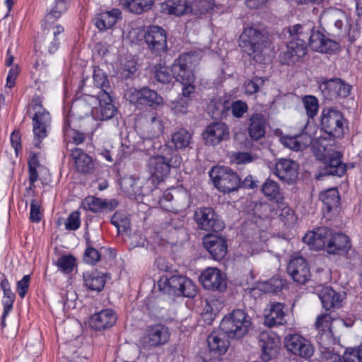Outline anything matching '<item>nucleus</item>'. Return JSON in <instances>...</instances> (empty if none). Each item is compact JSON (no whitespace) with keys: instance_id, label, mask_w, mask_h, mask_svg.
I'll list each match as a JSON object with an SVG mask.
<instances>
[{"instance_id":"3","label":"nucleus","mask_w":362,"mask_h":362,"mask_svg":"<svg viewBox=\"0 0 362 362\" xmlns=\"http://www.w3.org/2000/svg\"><path fill=\"white\" fill-rule=\"evenodd\" d=\"M226 339V332L213 331L207 338L209 349L199 351L195 357V362H225Z\"/></svg>"},{"instance_id":"15","label":"nucleus","mask_w":362,"mask_h":362,"mask_svg":"<svg viewBox=\"0 0 362 362\" xmlns=\"http://www.w3.org/2000/svg\"><path fill=\"white\" fill-rule=\"evenodd\" d=\"M322 94L330 100L347 98L351 94L352 86L340 78L324 80L319 86Z\"/></svg>"},{"instance_id":"36","label":"nucleus","mask_w":362,"mask_h":362,"mask_svg":"<svg viewBox=\"0 0 362 362\" xmlns=\"http://www.w3.org/2000/svg\"><path fill=\"white\" fill-rule=\"evenodd\" d=\"M214 187L223 194L226 193V168L223 165L213 166L209 172Z\"/></svg>"},{"instance_id":"35","label":"nucleus","mask_w":362,"mask_h":362,"mask_svg":"<svg viewBox=\"0 0 362 362\" xmlns=\"http://www.w3.org/2000/svg\"><path fill=\"white\" fill-rule=\"evenodd\" d=\"M144 148L148 154L153 153L154 155L160 156H173L175 153V149L169 146L167 143L163 144L157 137H151L146 139L144 141Z\"/></svg>"},{"instance_id":"61","label":"nucleus","mask_w":362,"mask_h":362,"mask_svg":"<svg viewBox=\"0 0 362 362\" xmlns=\"http://www.w3.org/2000/svg\"><path fill=\"white\" fill-rule=\"evenodd\" d=\"M189 99L180 98L176 100L172 101L170 107L176 115H184L188 110Z\"/></svg>"},{"instance_id":"8","label":"nucleus","mask_w":362,"mask_h":362,"mask_svg":"<svg viewBox=\"0 0 362 362\" xmlns=\"http://www.w3.org/2000/svg\"><path fill=\"white\" fill-rule=\"evenodd\" d=\"M170 338L169 328L161 324L156 323L146 327L144 335L139 342L146 349L157 348L166 344Z\"/></svg>"},{"instance_id":"23","label":"nucleus","mask_w":362,"mask_h":362,"mask_svg":"<svg viewBox=\"0 0 362 362\" xmlns=\"http://www.w3.org/2000/svg\"><path fill=\"white\" fill-rule=\"evenodd\" d=\"M274 173L281 180L291 183L298 177V164L291 159H278L275 164Z\"/></svg>"},{"instance_id":"48","label":"nucleus","mask_w":362,"mask_h":362,"mask_svg":"<svg viewBox=\"0 0 362 362\" xmlns=\"http://www.w3.org/2000/svg\"><path fill=\"white\" fill-rule=\"evenodd\" d=\"M300 144L302 151L309 146L313 141V132L312 127L309 123V120L307 119L305 124L303 125V128L301 132L298 134H296Z\"/></svg>"},{"instance_id":"34","label":"nucleus","mask_w":362,"mask_h":362,"mask_svg":"<svg viewBox=\"0 0 362 362\" xmlns=\"http://www.w3.org/2000/svg\"><path fill=\"white\" fill-rule=\"evenodd\" d=\"M290 40L301 43L310 42V36L315 32V27L310 23L296 24L288 28Z\"/></svg>"},{"instance_id":"43","label":"nucleus","mask_w":362,"mask_h":362,"mask_svg":"<svg viewBox=\"0 0 362 362\" xmlns=\"http://www.w3.org/2000/svg\"><path fill=\"white\" fill-rule=\"evenodd\" d=\"M110 222L117 229L118 233L127 232L131 228L130 218L125 211H116Z\"/></svg>"},{"instance_id":"58","label":"nucleus","mask_w":362,"mask_h":362,"mask_svg":"<svg viewBox=\"0 0 362 362\" xmlns=\"http://www.w3.org/2000/svg\"><path fill=\"white\" fill-rule=\"evenodd\" d=\"M279 218L284 225L288 227L294 225L297 220L294 211L289 206H284L281 209Z\"/></svg>"},{"instance_id":"17","label":"nucleus","mask_w":362,"mask_h":362,"mask_svg":"<svg viewBox=\"0 0 362 362\" xmlns=\"http://www.w3.org/2000/svg\"><path fill=\"white\" fill-rule=\"evenodd\" d=\"M172 156H151L148 160V170L158 182L164 180L170 173Z\"/></svg>"},{"instance_id":"14","label":"nucleus","mask_w":362,"mask_h":362,"mask_svg":"<svg viewBox=\"0 0 362 362\" xmlns=\"http://www.w3.org/2000/svg\"><path fill=\"white\" fill-rule=\"evenodd\" d=\"M284 346L293 354L308 359L314 353L310 341L298 334H289L284 338Z\"/></svg>"},{"instance_id":"53","label":"nucleus","mask_w":362,"mask_h":362,"mask_svg":"<svg viewBox=\"0 0 362 362\" xmlns=\"http://www.w3.org/2000/svg\"><path fill=\"white\" fill-rule=\"evenodd\" d=\"M303 103L309 118H313L317 113L319 105L317 99L313 95H305Z\"/></svg>"},{"instance_id":"13","label":"nucleus","mask_w":362,"mask_h":362,"mask_svg":"<svg viewBox=\"0 0 362 362\" xmlns=\"http://www.w3.org/2000/svg\"><path fill=\"white\" fill-rule=\"evenodd\" d=\"M199 229L208 232H218L224 228L223 223L211 207L197 209L194 214Z\"/></svg>"},{"instance_id":"20","label":"nucleus","mask_w":362,"mask_h":362,"mask_svg":"<svg viewBox=\"0 0 362 362\" xmlns=\"http://www.w3.org/2000/svg\"><path fill=\"white\" fill-rule=\"evenodd\" d=\"M199 279L206 289L218 291H223L226 289V281L221 271L217 268H206L201 274Z\"/></svg>"},{"instance_id":"24","label":"nucleus","mask_w":362,"mask_h":362,"mask_svg":"<svg viewBox=\"0 0 362 362\" xmlns=\"http://www.w3.org/2000/svg\"><path fill=\"white\" fill-rule=\"evenodd\" d=\"M203 244L214 259L223 261V264H225L226 255V240L225 238L207 235L203 239Z\"/></svg>"},{"instance_id":"62","label":"nucleus","mask_w":362,"mask_h":362,"mask_svg":"<svg viewBox=\"0 0 362 362\" xmlns=\"http://www.w3.org/2000/svg\"><path fill=\"white\" fill-rule=\"evenodd\" d=\"M241 187V179L232 170L228 168V193L238 190Z\"/></svg>"},{"instance_id":"26","label":"nucleus","mask_w":362,"mask_h":362,"mask_svg":"<svg viewBox=\"0 0 362 362\" xmlns=\"http://www.w3.org/2000/svg\"><path fill=\"white\" fill-rule=\"evenodd\" d=\"M284 308V304L282 303L270 302L264 310V325L272 327L284 325L286 322Z\"/></svg>"},{"instance_id":"55","label":"nucleus","mask_w":362,"mask_h":362,"mask_svg":"<svg viewBox=\"0 0 362 362\" xmlns=\"http://www.w3.org/2000/svg\"><path fill=\"white\" fill-rule=\"evenodd\" d=\"M284 284L279 276H273L262 285V290L265 293H278L281 291Z\"/></svg>"},{"instance_id":"9","label":"nucleus","mask_w":362,"mask_h":362,"mask_svg":"<svg viewBox=\"0 0 362 362\" xmlns=\"http://www.w3.org/2000/svg\"><path fill=\"white\" fill-rule=\"evenodd\" d=\"M251 325V318L243 310H234L228 317V339L243 338Z\"/></svg>"},{"instance_id":"30","label":"nucleus","mask_w":362,"mask_h":362,"mask_svg":"<svg viewBox=\"0 0 362 362\" xmlns=\"http://www.w3.org/2000/svg\"><path fill=\"white\" fill-rule=\"evenodd\" d=\"M248 134L252 141H258L265 135L267 120L261 113H254L250 117Z\"/></svg>"},{"instance_id":"19","label":"nucleus","mask_w":362,"mask_h":362,"mask_svg":"<svg viewBox=\"0 0 362 362\" xmlns=\"http://www.w3.org/2000/svg\"><path fill=\"white\" fill-rule=\"evenodd\" d=\"M258 342L262 350L261 358L264 362L269 361L276 356L279 339L274 332H262L258 336Z\"/></svg>"},{"instance_id":"45","label":"nucleus","mask_w":362,"mask_h":362,"mask_svg":"<svg viewBox=\"0 0 362 362\" xmlns=\"http://www.w3.org/2000/svg\"><path fill=\"white\" fill-rule=\"evenodd\" d=\"M93 78L94 86L100 89L98 93L101 92H109L110 86L108 76L103 70L99 68H95Z\"/></svg>"},{"instance_id":"54","label":"nucleus","mask_w":362,"mask_h":362,"mask_svg":"<svg viewBox=\"0 0 362 362\" xmlns=\"http://www.w3.org/2000/svg\"><path fill=\"white\" fill-rule=\"evenodd\" d=\"M149 134L151 137H158L162 134L164 126L161 119L156 115H153L148 122Z\"/></svg>"},{"instance_id":"39","label":"nucleus","mask_w":362,"mask_h":362,"mask_svg":"<svg viewBox=\"0 0 362 362\" xmlns=\"http://www.w3.org/2000/svg\"><path fill=\"white\" fill-rule=\"evenodd\" d=\"M156 0H119L120 4L130 13L141 14L151 8Z\"/></svg>"},{"instance_id":"6","label":"nucleus","mask_w":362,"mask_h":362,"mask_svg":"<svg viewBox=\"0 0 362 362\" xmlns=\"http://www.w3.org/2000/svg\"><path fill=\"white\" fill-rule=\"evenodd\" d=\"M317 157L324 164L320 172L321 175L341 177L346 171V165L341 161L342 155L339 151L330 153L325 146H319Z\"/></svg>"},{"instance_id":"12","label":"nucleus","mask_w":362,"mask_h":362,"mask_svg":"<svg viewBox=\"0 0 362 362\" xmlns=\"http://www.w3.org/2000/svg\"><path fill=\"white\" fill-rule=\"evenodd\" d=\"M148 49L156 56H161L168 51L166 31L158 25H150L144 34Z\"/></svg>"},{"instance_id":"63","label":"nucleus","mask_w":362,"mask_h":362,"mask_svg":"<svg viewBox=\"0 0 362 362\" xmlns=\"http://www.w3.org/2000/svg\"><path fill=\"white\" fill-rule=\"evenodd\" d=\"M255 216L259 218L264 219L269 217L272 208L267 203H257L253 209Z\"/></svg>"},{"instance_id":"16","label":"nucleus","mask_w":362,"mask_h":362,"mask_svg":"<svg viewBox=\"0 0 362 362\" xmlns=\"http://www.w3.org/2000/svg\"><path fill=\"white\" fill-rule=\"evenodd\" d=\"M307 52L308 43H300L290 40L287 43L286 50L279 54V61L284 65L292 66L301 62Z\"/></svg>"},{"instance_id":"32","label":"nucleus","mask_w":362,"mask_h":362,"mask_svg":"<svg viewBox=\"0 0 362 362\" xmlns=\"http://www.w3.org/2000/svg\"><path fill=\"white\" fill-rule=\"evenodd\" d=\"M226 132V127L224 123L214 122L207 126L202 136L206 144L216 146L223 139Z\"/></svg>"},{"instance_id":"57","label":"nucleus","mask_w":362,"mask_h":362,"mask_svg":"<svg viewBox=\"0 0 362 362\" xmlns=\"http://www.w3.org/2000/svg\"><path fill=\"white\" fill-rule=\"evenodd\" d=\"M230 109L233 116L235 118H242L245 113L248 110L247 104L240 100L233 102L230 105ZM229 107H228V111Z\"/></svg>"},{"instance_id":"52","label":"nucleus","mask_w":362,"mask_h":362,"mask_svg":"<svg viewBox=\"0 0 362 362\" xmlns=\"http://www.w3.org/2000/svg\"><path fill=\"white\" fill-rule=\"evenodd\" d=\"M100 259V254L98 250L94 248L89 239H86V248L83 255L85 262L94 265Z\"/></svg>"},{"instance_id":"28","label":"nucleus","mask_w":362,"mask_h":362,"mask_svg":"<svg viewBox=\"0 0 362 362\" xmlns=\"http://www.w3.org/2000/svg\"><path fill=\"white\" fill-rule=\"evenodd\" d=\"M351 247L349 236L342 233L332 234L327 244L326 250L329 254L343 255Z\"/></svg>"},{"instance_id":"60","label":"nucleus","mask_w":362,"mask_h":362,"mask_svg":"<svg viewBox=\"0 0 362 362\" xmlns=\"http://www.w3.org/2000/svg\"><path fill=\"white\" fill-rule=\"evenodd\" d=\"M320 350L322 355L323 362H344L340 355L332 351L330 345H327L325 347L320 346Z\"/></svg>"},{"instance_id":"46","label":"nucleus","mask_w":362,"mask_h":362,"mask_svg":"<svg viewBox=\"0 0 362 362\" xmlns=\"http://www.w3.org/2000/svg\"><path fill=\"white\" fill-rule=\"evenodd\" d=\"M191 134L185 129H180L172 135V142L176 149H185L191 141Z\"/></svg>"},{"instance_id":"5","label":"nucleus","mask_w":362,"mask_h":362,"mask_svg":"<svg viewBox=\"0 0 362 362\" xmlns=\"http://www.w3.org/2000/svg\"><path fill=\"white\" fill-rule=\"evenodd\" d=\"M199 59V54L196 51L180 54L174 61L171 67V71L175 80L179 83H194L195 75L193 69Z\"/></svg>"},{"instance_id":"64","label":"nucleus","mask_w":362,"mask_h":362,"mask_svg":"<svg viewBox=\"0 0 362 362\" xmlns=\"http://www.w3.org/2000/svg\"><path fill=\"white\" fill-rule=\"evenodd\" d=\"M30 275H24L21 280L17 282L16 291L21 298H24L30 286Z\"/></svg>"},{"instance_id":"47","label":"nucleus","mask_w":362,"mask_h":362,"mask_svg":"<svg viewBox=\"0 0 362 362\" xmlns=\"http://www.w3.org/2000/svg\"><path fill=\"white\" fill-rule=\"evenodd\" d=\"M56 265L59 272L69 274L76 266V259L72 255H64L58 259Z\"/></svg>"},{"instance_id":"41","label":"nucleus","mask_w":362,"mask_h":362,"mask_svg":"<svg viewBox=\"0 0 362 362\" xmlns=\"http://www.w3.org/2000/svg\"><path fill=\"white\" fill-rule=\"evenodd\" d=\"M208 112L214 119L226 117V99L223 96L220 100L213 98L208 105Z\"/></svg>"},{"instance_id":"33","label":"nucleus","mask_w":362,"mask_h":362,"mask_svg":"<svg viewBox=\"0 0 362 362\" xmlns=\"http://www.w3.org/2000/svg\"><path fill=\"white\" fill-rule=\"evenodd\" d=\"M71 156L74 160L75 167L78 172L87 174L93 171L94 168L93 159L82 149L75 148L71 151Z\"/></svg>"},{"instance_id":"11","label":"nucleus","mask_w":362,"mask_h":362,"mask_svg":"<svg viewBox=\"0 0 362 362\" xmlns=\"http://www.w3.org/2000/svg\"><path fill=\"white\" fill-rule=\"evenodd\" d=\"M125 98L137 108L154 107L163 102V98L156 91L146 87L141 89L129 88L125 93Z\"/></svg>"},{"instance_id":"49","label":"nucleus","mask_w":362,"mask_h":362,"mask_svg":"<svg viewBox=\"0 0 362 362\" xmlns=\"http://www.w3.org/2000/svg\"><path fill=\"white\" fill-rule=\"evenodd\" d=\"M105 205L104 199L94 196L87 197L83 202V208L94 213L103 211Z\"/></svg>"},{"instance_id":"44","label":"nucleus","mask_w":362,"mask_h":362,"mask_svg":"<svg viewBox=\"0 0 362 362\" xmlns=\"http://www.w3.org/2000/svg\"><path fill=\"white\" fill-rule=\"evenodd\" d=\"M320 198L327 211H330L333 208H337L339 205V193L336 188H331L321 193Z\"/></svg>"},{"instance_id":"10","label":"nucleus","mask_w":362,"mask_h":362,"mask_svg":"<svg viewBox=\"0 0 362 362\" xmlns=\"http://www.w3.org/2000/svg\"><path fill=\"white\" fill-rule=\"evenodd\" d=\"M262 45V33L252 27L245 28L239 38V46L243 51L252 57L255 61H258Z\"/></svg>"},{"instance_id":"40","label":"nucleus","mask_w":362,"mask_h":362,"mask_svg":"<svg viewBox=\"0 0 362 362\" xmlns=\"http://www.w3.org/2000/svg\"><path fill=\"white\" fill-rule=\"evenodd\" d=\"M70 0H54V5L51 11L48 12L45 21L47 23H53L59 19L68 9Z\"/></svg>"},{"instance_id":"51","label":"nucleus","mask_w":362,"mask_h":362,"mask_svg":"<svg viewBox=\"0 0 362 362\" xmlns=\"http://www.w3.org/2000/svg\"><path fill=\"white\" fill-rule=\"evenodd\" d=\"M154 77L161 83H168L171 81L173 75L171 69L160 64L156 65L154 68Z\"/></svg>"},{"instance_id":"2","label":"nucleus","mask_w":362,"mask_h":362,"mask_svg":"<svg viewBox=\"0 0 362 362\" xmlns=\"http://www.w3.org/2000/svg\"><path fill=\"white\" fill-rule=\"evenodd\" d=\"M159 289L164 293L192 298L196 296L194 282L186 276L178 274H165L158 282Z\"/></svg>"},{"instance_id":"21","label":"nucleus","mask_w":362,"mask_h":362,"mask_svg":"<svg viewBox=\"0 0 362 362\" xmlns=\"http://www.w3.org/2000/svg\"><path fill=\"white\" fill-rule=\"evenodd\" d=\"M287 272L294 281L300 284H305L310 277V268L303 257L291 259L287 266Z\"/></svg>"},{"instance_id":"59","label":"nucleus","mask_w":362,"mask_h":362,"mask_svg":"<svg viewBox=\"0 0 362 362\" xmlns=\"http://www.w3.org/2000/svg\"><path fill=\"white\" fill-rule=\"evenodd\" d=\"M257 156L248 152H236L231 156V161L236 164H246L256 160Z\"/></svg>"},{"instance_id":"27","label":"nucleus","mask_w":362,"mask_h":362,"mask_svg":"<svg viewBox=\"0 0 362 362\" xmlns=\"http://www.w3.org/2000/svg\"><path fill=\"white\" fill-rule=\"evenodd\" d=\"M332 235L331 230L327 227H319L309 232L303 237V240L315 250L326 248L327 242Z\"/></svg>"},{"instance_id":"25","label":"nucleus","mask_w":362,"mask_h":362,"mask_svg":"<svg viewBox=\"0 0 362 362\" xmlns=\"http://www.w3.org/2000/svg\"><path fill=\"white\" fill-rule=\"evenodd\" d=\"M117 319V314L113 310L104 309L90 316L89 325L93 329L101 331L112 327Z\"/></svg>"},{"instance_id":"18","label":"nucleus","mask_w":362,"mask_h":362,"mask_svg":"<svg viewBox=\"0 0 362 362\" xmlns=\"http://www.w3.org/2000/svg\"><path fill=\"white\" fill-rule=\"evenodd\" d=\"M308 45L313 51L320 53L334 54L340 49L339 42L327 37L318 30L310 35Z\"/></svg>"},{"instance_id":"37","label":"nucleus","mask_w":362,"mask_h":362,"mask_svg":"<svg viewBox=\"0 0 362 362\" xmlns=\"http://www.w3.org/2000/svg\"><path fill=\"white\" fill-rule=\"evenodd\" d=\"M162 12L177 16L189 13V5L187 0H167L161 4Z\"/></svg>"},{"instance_id":"50","label":"nucleus","mask_w":362,"mask_h":362,"mask_svg":"<svg viewBox=\"0 0 362 362\" xmlns=\"http://www.w3.org/2000/svg\"><path fill=\"white\" fill-rule=\"evenodd\" d=\"M211 8V4L207 0H194L189 5V13L200 16L209 13Z\"/></svg>"},{"instance_id":"56","label":"nucleus","mask_w":362,"mask_h":362,"mask_svg":"<svg viewBox=\"0 0 362 362\" xmlns=\"http://www.w3.org/2000/svg\"><path fill=\"white\" fill-rule=\"evenodd\" d=\"M265 80L262 77L255 76L245 83V90L247 95L258 92L264 86Z\"/></svg>"},{"instance_id":"7","label":"nucleus","mask_w":362,"mask_h":362,"mask_svg":"<svg viewBox=\"0 0 362 362\" xmlns=\"http://www.w3.org/2000/svg\"><path fill=\"white\" fill-rule=\"evenodd\" d=\"M321 129L331 138H342L344 134L343 114L335 109H324L320 116Z\"/></svg>"},{"instance_id":"38","label":"nucleus","mask_w":362,"mask_h":362,"mask_svg":"<svg viewBox=\"0 0 362 362\" xmlns=\"http://www.w3.org/2000/svg\"><path fill=\"white\" fill-rule=\"evenodd\" d=\"M83 282L87 290L100 292L105 286L106 277L96 271L86 272L83 274Z\"/></svg>"},{"instance_id":"1","label":"nucleus","mask_w":362,"mask_h":362,"mask_svg":"<svg viewBox=\"0 0 362 362\" xmlns=\"http://www.w3.org/2000/svg\"><path fill=\"white\" fill-rule=\"evenodd\" d=\"M70 111L80 119L92 113L96 120H108L117 112V107L112 104L110 92H101L96 95H87L71 105Z\"/></svg>"},{"instance_id":"29","label":"nucleus","mask_w":362,"mask_h":362,"mask_svg":"<svg viewBox=\"0 0 362 362\" xmlns=\"http://www.w3.org/2000/svg\"><path fill=\"white\" fill-rule=\"evenodd\" d=\"M122 18L121 10L114 8L98 13L94 18L95 25L100 31H105L112 28Z\"/></svg>"},{"instance_id":"42","label":"nucleus","mask_w":362,"mask_h":362,"mask_svg":"<svg viewBox=\"0 0 362 362\" xmlns=\"http://www.w3.org/2000/svg\"><path fill=\"white\" fill-rule=\"evenodd\" d=\"M262 191L264 196L270 200L280 202L284 199L279 184L269 178L267 179L262 185Z\"/></svg>"},{"instance_id":"31","label":"nucleus","mask_w":362,"mask_h":362,"mask_svg":"<svg viewBox=\"0 0 362 362\" xmlns=\"http://www.w3.org/2000/svg\"><path fill=\"white\" fill-rule=\"evenodd\" d=\"M320 298L323 308L326 311H332L341 307L343 296L336 292L331 287L324 288L320 293Z\"/></svg>"},{"instance_id":"4","label":"nucleus","mask_w":362,"mask_h":362,"mask_svg":"<svg viewBox=\"0 0 362 362\" xmlns=\"http://www.w3.org/2000/svg\"><path fill=\"white\" fill-rule=\"evenodd\" d=\"M42 101L40 96L35 95L32 99L30 107L34 112L33 119V132L34 134V146L40 147V144L47 136V127L51 122L49 112L42 106Z\"/></svg>"},{"instance_id":"22","label":"nucleus","mask_w":362,"mask_h":362,"mask_svg":"<svg viewBox=\"0 0 362 362\" xmlns=\"http://www.w3.org/2000/svg\"><path fill=\"white\" fill-rule=\"evenodd\" d=\"M332 318L330 314L325 313L319 315L315 321V325L318 331L317 335V341L320 347H325L327 345H331L334 339L332 338V332L331 325Z\"/></svg>"}]
</instances>
